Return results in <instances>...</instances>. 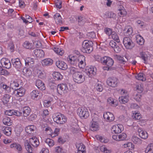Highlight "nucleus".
Segmentation results:
<instances>
[{"instance_id":"5","label":"nucleus","mask_w":153,"mask_h":153,"mask_svg":"<svg viewBox=\"0 0 153 153\" xmlns=\"http://www.w3.org/2000/svg\"><path fill=\"white\" fill-rule=\"evenodd\" d=\"M151 56V53L148 51H140L138 56L143 60L144 63L146 64L150 60Z\"/></svg>"},{"instance_id":"23","label":"nucleus","mask_w":153,"mask_h":153,"mask_svg":"<svg viewBox=\"0 0 153 153\" xmlns=\"http://www.w3.org/2000/svg\"><path fill=\"white\" fill-rule=\"evenodd\" d=\"M25 66L27 67L32 68L34 64V59L29 57L26 58L25 59Z\"/></svg>"},{"instance_id":"57","label":"nucleus","mask_w":153,"mask_h":153,"mask_svg":"<svg viewBox=\"0 0 153 153\" xmlns=\"http://www.w3.org/2000/svg\"><path fill=\"white\" fill-rule=\"evenodd\" d=\"M23 46L27 49H31L33 47V44L29 42L26 41L23 44Z\"/></svg>"},{"instance_id":"64","label":"nucleus","mask_w":153,"mask_h":153,"mask_svg":"<svg viewBox=\"0 0 153 153\" xmlns=\"http://www.w3.org/2000/svg\"><path fill=\"white\" fill-rule=\"evenodd\" d=\"M56 152L57 153H64L62 148L60 147H57L55 148Z\"/></svg>"},{"instance_id":"16","label":"nucleus","mask_w":153,"mask_h":153,"mask_svg":"<svg viewBox=\"0 0 153 153\" xmlns=\"http://www.w3.org/2000/svg\"><path fill=\"white\" fill-rule=\"evenodd\" d=\"M127 135L125 133H122L119 135H114L112 136V138L117 141L125 140L127 138Z\"/></svg>"},{"instance_id":"25","label":"nucleus","mask_w":153,"mask_h":153,"mask_svg":"<svg viewBox=\"0 0 153 153\" xmlns=\"http://www.w3.org/2000/svg\"><path fill=\"white\" fill-rule=\"evenodd\" d=\"M56 65L58 68L63 70H65L67 68V65L63 61H58L56 62Z\"/></svg>"},{"instance_id":"34","label":"nucleus","mask_w":153,"mask_h":153,"mask_svg":"<svg viewBox=\"0 0 153 153\" xmlns=\"http://www.w3.org/2000/svg\"><path fill=\"white\" fill-rule=\"evenodd\" d=\"M31 112V109L28 106L24 107L23 108V113L24 116L27 117L28 116Z\"/></svg>"},{"instance_id":"14","label":"nucleus","mask_w":153,"mask_h":153,"mask_svg":"<svg viewBox=\"0 0 153 153\" xmlns=\"http://www.w3.org/2000/svg\"><path fill=\"white\" fill-rule=\"evenodd\" d=\"M67 59L69 63L74 65H76L78 62V58L76 56L70 55L68 57Z\"/></svg>"},{"instance_id":"52","label":"nucleus","mask_w":153,"mask_h":153,"mask_svg":"<svg viewBox=\"0 0 153 153\" xmlns=\"http://www.w3.org/2000/svg\"><path fill=\"white\" fill-rule=\"evenodd\" d=\"M45 142L50 147L53 146L54 145V141L49 138L47 139L45 141Z\"/></svg>"},{"instance_id":"18","label":"nucleus","mask_w":153,"mask_h":153,"mask_svg":"<svg viewBox=\"0 0 153 153\" xmlns=\"http://www.w3.org/2000/svg\"><path fill=\"white\" fill-rule=\"evenodd\" d=\"M104 118L109 122L113 121L114 119L113 114L110 112H106L103 115Z\"/></svg>"},{"instance_id":"40","label":"nucleus","mask_w":153,"mask_h":153,"mask_svg":"<svg viewBox=\"0 0 153 153\" xmlns=\"http://www.w3.org/2000/svg\"><path fill=\"white\" fill-rule=\"evenodd\" d=\"M10 147L11 148L14 149L19 151L22 150V148L20 144L17 143H13L10 145Z\"/></svg>"},{"instance_id":"19","label":"nucleus","mask_w":153,"mask_h":153,"mask_svg":"<svg viewBox=\"0 0 153 153\" xmlns=\"http://www.w3.org/2000/svg\"><path fill=\"white\" fill-rule=\"evenodd\" d=\"M89 128L91 131H98L100 129L99 123L90 122Z\"/></svg>"},{"instance_id":"48","label":"nucleus","mask_w":153,"mask_h":153,"mask_svg":"<svg viewBox=\"0 0 153 153\" xmlns=\"http://www.w3.org/2000/svg\"><path fill=\"white\" fill-rule=\"evenodd\" d=\"M123 146L124 148H127L130 150H133L134 149V145L131 142L126 143L123 145Z\"/></svg>"},{"instance_id":"42","label":"nucleus","mask_w":153,"mask_h":153,"mask_svg":"<svg viewBox=\"0 0 153 153\" xmlns=\"http://www.w3.org/2000/svg\"><path fill=\"white\" fill-rule=\"evenodd\" d=\"M145 153H153V144H149L145 149Z\"/></svg>"},{"instance_id":"54","label":"nucleus","mask_w":153,"mask_h":153,"mask_svg":"<svg viewBox=\"0 0 153 153\" xmlns=\"http://www.w3.org/2000/svg\"><path fill=\"white\" fill-rule=\"evenodd\" d=\"M137 23L138 27L142 29L146 27V24L143 21L138 20L137 22Z\"/></svg>"},{"instance_id":"22","label":"nucleus","mask_w":153,"mask_h":153,"mask_svg":"<svg viewBox=\"0 0 153 153\" xmlns=\"http://www.w3.org/2000/svg\"><path fill=\"white\" fill-rule=\"evenodd\" d=\"M35 84L37 88L40 90L43 91L46 89L44 83L39 79H37L36 81Z\"/></svg>"},{"instance_id":"30","label":"nucleus","mask_w":153,"mask_h":153,"mask_svg":"<svg viewBox=\"0 0 153 153\" xmlns=\"http://www.w3.org/2000/svg\"><path fill=\"white\" fill-rule=\"evenodd\" d=\"M53 60L51 59H45L42 61V64L43 66H48L53 64Z\"/></svg>"},{"instance_id":"44","label":"nucleus","mask_w":153,"mask_h":153,"mask_svg":"<svg viewBox=\"0 0 153 153\" xmlns=\"http://www.w3.org/2000/svg\"><path fill=\"white\" fill-rule=\"evenodd\" d=\"M132 117L135 120H139L141 118V116L138 111H134L133 112Z\"/></svg>"},{"instance_id":"4","label":"nucleus","mask_w":153,"mask_h":153,"mask_svg":"<svg viewBox=\"0 0 153 153\" xmlns=\"http://www.w3.org/2000/svg\"><path fill=\"white\" fill-rule=\"evenodd\" d=\"M123 43L125 48L127 49L131 50L135 46V44L132 40L128 37H125Z\"/></svg>"},{"instance_id":"56","label":"nucleus","mask_w":153,"mask_h":153,"mask_svg":"<svg viewBox=\"0 0 153 153\" xmlns=\"http://www.w3.org/2000/svg\"><path fill=\"white\" fill-rule=\"evenodd\" d=\"M60 131V129L56 128L54 131H52L51 137L53 138L58 135Z\"/></svg>"},{"instance_id":"6","label":"nucleus","mask_w":153,"mask_h":153,"mask_svg":"<svg viewBox=\"0 0 153 153\" xmlns=\"http://www.w3.org/2000/svg\"><path fill=\"white\" fill-rule=\"evenodd\" d=\"M93 43L91 41H88L82 44V51L84 53H90L92 50Z\"/></svg>"},{"instance_id":"11","label":"nucleus","mask_w":153,"mask_h":153,"mask_svg":"<svg viewBox=\"0 0 153 153\" xmlns=\"http://www.w3.org/2000/svg\"><path fill=\"white\" fill-rule=\"evenodd\" d=\"M124 129L123 126L121 124L114 125L111 128L112 133L114 134H118L121 133Z\"/></svg>"},{"instance_id":"58","label":"nucleus","mask_w":153,"mask_h":153,"mask_svg":"<svg viewBox=\"0 0 153 153\" xmlns=\"http://www.w3.org/2000/svg\"><path fill=\"white\" fill-rule=\"evenodd\" d=\"M136 89L138 93H142L144 90L143 85L142 84H140L137 85Z\"/></svg>"},{"instance_id":"47","label":"nucleus","mask_w":153,"mask_h":153,"mask_svg":"<svg viewBox=\"0 0 153 153\" xmlns=\"http://www.w3.org/2000/svg\"><path fill=\"white\" fill-rule=\"evenodd\" d=\"M54 51L58 55L62 56L64 53V50L62 48L57 47H54L53 48Z\"/></svg>"},{"instance_id":"35","label":"nucleus","mask_w":153,"mask_h":153,"mask_svg":"<svg viewBox=\"0 0 153 153\" xmlns=\"http://www.w3.org/2000/svg\"><path fill=\"white\" fill-rule=\"evenodd\" d=\"M53 78L55 80H60L63 78V76L60 73L58 72H54L52 74Z\"/></svg>"},{"instance_id":"61","label":"nucleus","mask_w":153,"mask_h":153,"mask_svg":"<svg viewBox=\"0 0 153 153\" xmlns=\"http://www.w3.org/2000/svg\"><path fill=\"white\" fill-rule=\"evenodd\" d=\"M118 14L120 16L122 17H123L126 16V15L127 12L124 9H120L119 10Z\"/></svg>"},{"instance_id":"55","label":"nucleus","mask_w":153,"mask_h":153,"mask_svg":"<svg viewBox=\"0 0 153 153\" xmlns=\"http://www.w3.org/2000/svg\"><path fill=\"white\" fill-rule=\"evenodd\" d=\"M68 72L70 74H72L73 75L75 73L78 72L77 69L74 67H70L68 68Z\"/></svg>"},{"instance_id":"53","label":"nucleus","mask_w":153,"mask_h":153,"mask_svg":"<svg viewBox=\"0 0 153 153\" xmlns=\"http://www.w3.org/2000/svg\"><path fill=\"white\" fill-rule=\"evenodd\" d=\"M76 147L78 151L85 150V147L82 143H77L76 144Z\"/></svg>"},{"instance_id":"12","label":"nucleus","mask_w":153,"mask_h":153,"mask_svg":"<svg viewBox=\"0 0 153 153\" xmlns=\"http://www.w3.org/2000/svg\"><path fill=\"white\" fill-rule=\"evenodd\" d=\"M102 62L108 68L111 67L113 65L114 61L111 58L108 56H105L102 58Z\"/></svg>"},{"instance_id":"45","label":"nucleus","mask_w":153,"mask_h":153,"mask_svg":"<svg viewBox=\"0 0 153 153\" xmlns=\"http://www.w3.org/2000/svg\"><path fill=\"white\" fill-rule=\"evenodd\" d=\"M10 96L8 94H6L4 95L1 100L4 104H7L9 102Z\"/></svg>"},{"instance_id":"31","label":"nucleus","mask_w":153,"mask_h":153,"mask_svg":"<svg viewBox=\"0 0 153 153\" xmlns=\"http://www.w3.org/2000/svg\"><path fill=\"white\" fill-rule=\"evenodd\" d=\"M54 19L57 24L61 25L62 24L61 16L59 13H56L54 16Z\"/></svg>"},{"instance_id":"38","label":"nucleus","mask_w":153,"mask_h":153,"mask_svg":"<svg viewBox=\"0 0 153 153\" xmlns=\"http://www.w3.org/2000/svg\"><path fill=\"white\" fill-rule=\"evenodd\" d=\"M136 38V41L138 44L141 45L144 44L145 42L144 40L140 35H137Z\"/></svg>"},{"instance_id":"27","label":"nucleus","mask_w":153,"mask_h":153,"mask_svg":"<svg viewBox=\"0 0 153 153\" xmlns=\"http://www.w3.org/2000/svg\"><path fill=\"white\" fill-rule=\"evenodd\" d=\"M132 28L131 26H127L125 27L123 32L124 35L129 36L132 34Z\"/></svg>"},{"instance_id":"33","label":"nucleus","mask_w":153,"mask_h":153,"mask_svg":"<svg viewBox=\"0 0 153 153\" xmlns=\"http://www.w3.org/2000/svg\"><path fill=\"white\" fill-rule=\"evenodd\" d=\"M3 122L5 125L7 126H10L12 125V120L9 117L5 116L3 118Z\"/></svg>"},{"instance_id":"28","label":"nucleus","mask_w":153,"mask_h":153,"mask_svg":"<svg viewBox=\"0 0 153 153\" xmlns=\"http://www.w3.org/2000/svg\"><path fill=\"white\" fill-rule=\"evenodd\" d=\"M34 53L37 57L39 58L43 57L45 55V53L44 51L39 49L35 50L34 51Z\"/></svg>"},{"instance_id":"36","label":"nucleus","mask_w":153,"mask_h":153,"mask_svg":"<svg viewBox=\"0 0 153 153\" xmlns=\"http://www.w3.org/2000/svg\"><path fill=\"white\" fill-rule=\"evenodd\" d=\"M131 140L134 143L138 145L141 144L142 143V140L140 138L135 135L132 136Z\"/></svg>"},{"instance_id":"10","label":"nucleus","mask_w":153,"mask_h":153,"mask_svg":"<svg viewBox=\"0 0 153 153\" xmlns=\"http://www.w3.org/2000/svg\"><path fill=\"white\" fill-rule=\"evenodd\" d=\"M31 98L34 100H37L41 98L42 95V93L37 90H34L30 93Z\"/></svg>"},{"instance_id":"37","label":"nucleus","mask_w":153,"mask_h":153,"mask_svg":"<svg viewBox=\"0 0 153 153\" xmlns=\"http://www.w3.org/2000/svg\"><path fill=\"white\" fill-rule=\"evenodd\" d=\"M3 131L4 134L7 136H10L11 134V128L10 127H4L3 128Z\"/></svg>"},{"instance_id":"49","label":"nucleus","mask_w":153,"mask_h":153,"mask_svg":"<svg viewBox=\"0 0 153 153\" xmlns=\"http://www.w3.org/2000/svg\"><path fill=\"white\" fill-rule=\"evenodd\" d=\"M25 149L28 152H32L33 148L29 144L27 141H25Z\"/></svg>"},{"instance_id":"51","label":"nucleus","mask_w":153,"mask_h":153,"mask_svg":"<svg viewBox=\"0 0 153 153\" xmlns=\"http://www.w3.org/2000/svg\"><path fill=\"white\" fill-rule=\"evenodd\" d=\"M111 37L112 39L116 42H120V40L118 36L117 33L115 32H113L112 33Z\"/></svg>"},{"instance_id":"50","label":"nucleus","mask_w":153,"mask_h":153,"mask_svg":"<svg viewBox=\"0 0 153 153\" xmlns=\"http://www.w3.org/2000/svg\"><path fill=\"white\" fill-rule=\"evenodd\" d=\"M91 117L92 120L91 122L99 123L98 116L95 113L92 114Z\"/></svg>"},{"instance_id":"15","label":"nucleus","mask_w":153,"mask_h":153,"mask_svg":"<svg viewBox=\"0 0 153 153\" xmlns=\"http://www.w3.org/2000/svg\"><path fill=\"white\" fill-rule=\"evenodd\" d=\"M78 64L79 68H83L85 67L86 64L85 62V57L83 55H79L78 57Z\"/></svg>"},{"instance_id":"62","label":"nucleus","mask_w":153,"mask_h":153,"mask_svg":"<svg viewBox=\"0 0 153 153\" xmlns=\"http://www.w3.org/2000/svg\"><path fill=\"white\" fill-rule=\"evenodd\" d=\"M44 105L45 107L48 108L51 105V101L45 100L44 101Z\"/></svg>"},{"instance_id":"46","label":"nucleus","mask_w":153,"mask_h":153,"mask_svg":"<svg viewBox=\"0 0 153 153\" xmlns=\"http://www.w3.org/2000/svg\"><path fill=\"white\" fill-rule=\"evenodd\" d=\"M94 88L98 91L102 92L103 89V88L101 82L97 83L94 85Z\"/></svg>"},{"instance_id":"59","label":"nucleus","mask_w":153,"mask_h":153,"mask_svg":"<svg viewBox=\"0 0 153 153\" xmlns=\"http://www.w3.org/2000/svg\"><path fill=\"white\" fill-rule=\"evenodd\" d=\"M23 72L24 75L26 76H29L31 74V72L30 71H29L28 69L25 68H24L23 70Z\"/></svg>"},{"instance_id":"7","label":"nucleus","mask_w":153,"mask_h":153,"mask_svg":"<svg viewBox=\"0 0 153 153\" xmlns=\"http://www.w3.org/2000/svg\"><path fill=\"white\" fill-rule=\"evenodd\" d=\"M71 90L68 88L67 85L66 84H61L58 85L57 90L59 94H61L67 92Z\"/></svg>"},{"instance_id":"60","label":"nucleus","mask_w":153,"mask_h":153,"mask_svg":"<svg viewBox=\"0 0 153 153\" xmlns=\"http://www.w3.org/2000/svg\"><path fill=\"white\" fill-rule=\"evenodd\" d=\"M116 57L117 59L119 61V62L120 63L125 64L126 62V61L121 56L117 55L116 56Z\"/></svg>"},{"instance_id":"13","label":"nucleus","mask_w":153,"mask_h":153,"mask_svg":"<svg viewBox=\"0 0 153 153\" xmlns=\"http://www.w3.org/2000/svg\"><path fill=\"white\" fill-rule=\"evenodd\" d=\"M1 63L3 67L7 69L10 68L11 66L10 61L6 58H3L1 59Z\"/></svg>"},{"instance_id":"26","label":"nucleus","mask_w":153,"mask_h":153,"mask_svg":"<svg viewBox=\"0 0 153 153\" xmlns=\"http://www.w3.org/2000/svg\"><path fill=\"white\" fill-rule=\"evenodd\" d=\"M29 143L34 147H37L39 144V140L35 137H33L29 139Z\"/></svg>"},{"instance_id":"9","label":"nucleus","mask_w":153,"mask_h":153,"mask_svg":"<svg viewBox=\"0 0 153 153\" xmlns=\"http://www.w3.org/2000/svg\"><path fill=\"white\" fill-rule=\"evenodd\" d=\"M85 72L89 77H91L96 74V68L92 66H88L86 68Z\"/></svg>"},{"instance_id":"8","label":"nucleus","mask_w":153,"mask_h":153,"mask_svg":"<svg viewBox=\"0 0 153 153\" xmlns=\"http://www.w3.org/2000/svg\"><path fill=\"white\" fill-rule=\"evenodd\" d=\"M119 82L117 79L116 77L108 78L106 81L107 85L109 86L115 88L117 86Z\"/></svg>"},{"instance_id":"63","label":"nucleus","mask_w":153,"mask_h":153,"mask_svg":"<svg viewBox=\"0 0 153 153\" xmlns=\"http://www.w3.org/2000/svg\"><path fill=\"white\" fill-rule=\"evenodd\" d=\"M101 151L104 152V153H110L111 152V150L108 149L104 146H102L100 148Z\"/></svg>"},{"instance_id":"32","label":"nucleus","mask_w":153,"mask_h":153,"mask_svg":"<svg viewBox=\"0 0 153 153\" xmlns=\"http://www.w3.org/2000/svg\"><path fill=\"white\" fill-rule=\"evenodd\" d=\"M36 128L35 126L33 125H31L27 126L25 128V130L27 133L30 134L33 132Z\"/></svg>"},{"instance_id":"41","label":"nucleus","mask_w":153,"mask_h":153,"mask_svg":"<svg viewBox=\"0 0 153 153\" xmlns=\"http://www.w3.org/2000/svg\"><path fill=\"white\" fill-rule=\"evenodd\" d=\"M120 102L123 104H125L129 100V96L126 95L124 96H122L119 98Z\"/></svg>"},{"instance_id":"29","label":"nucleus","mask_w":153,"mask_h":153,"mask_svg":"<svg viewBox=\"0 0 153 153\" xmlns=\"http://www.w3.org/2000/svg\"><path fill=\"white\" fill-rule=\"evenodd\" d=\"M107 102L108 104L114 107H116L118 105L116 100L111 97H109L108 99Z\"/></svg>"},{"instance_id":"1","label":"nucleus","mask_w":153,"mask_h":153,"mask_svg":"<svg viewBox=\"0 0 153 153\" xmlns=\"http://www.w3.org/2000/svg\"><path fill=\"white\" fill-rule=\"evenodd\" d=\"M53 121L59 124H63L67 121V118L63 114L59 113L54 114L52 116Z\"/></svg>"},{"instance_id":"24","label":"nucleus","mask_w":153,"mask_h":153,"mask_svg":"<svg viewBox=\"0 0 153 153\" xmlns=\"http://www.w3.org/2000/svg\"><path fill=\"white\" fill-rule=\"evenodd\" d=\"M139 136L142 139H146L148 136V134L145 131H143L141 128H139L137 129Z\"/></svg>"},{"instance_id":"21","label":"nucleus","mask_w":153,"mask_h":153,"mask_svg":"<svg viewBox=\"0 0 153 153\" xmlns=\"http://www.w3.org/2000/svg\"><path fill=\"white\" fill-rule=\"evenodd\" d=\"M13 66L16 68L18 71H19L22 67V64L20 59L17 58L14 59H12Z\"/></svg>"},{"instance_id":"2","label":"nucleus","mask_w":153,"mask_h":153,"mask_svg":"<svg viewBox=\"0 0 153 153\" xmlns=\"http://www.w3.org/2000/svg\"><path fill=\"white\" fill-rule=\"evenodd\" d=\"M77 113L79 116L82 119H86L90 115L88 109L84 107L79 108L77 110Z\"/></svg>"},{"instance_id":"3","label":"nucleus","mask_w":153,"mask_h":153,"mask_svg":"<svg viewBox=\"0 0 153 153\" xmlns=\"http://www.w3.org/2000/svg\"><path fill=\"white\" fill-rule=\"evenodd\" d=\"M72 77L74 82L78 84L83 82L85 80V76L81 72L75 73L72 75Z\"/></svg>"},{"instance_id":"43","label":"nucleus","mask_w":153,"mask_h":153,"mask_svg":"<svg viewBox=\"0 0 153 153\" xmlns=\"http://www.w3.org/2000/svg\"><path fill=\"white\" fill-rule=\"evenodd\" d=\"M19 80H15L14 81H12L10 83V86L13 89H15L16 88L19 86Z\"/></svg>"},{"instance_id":"20","label":"nucleus","mask_w":153,"mask_h":153,"mask_svg":"<svg viewBox=\"0 0 153 153\" xmlns=\"http://www.w3.org/2000/svg\"><path fill=\"white\" fill-rule=\"evenodd\" d=\"M25 91L24 88L21 87L15 90L14 91V94L17 97H22L25 94Z\"/></svg>"},{"instance_id":"39","label":"nucleus","mask_w":153,"mask_h":153,"mask_svg":"<svg viewBox=\"0 0 153 153\" xmlns=\"http://www.w3.org/2000/svg\"><path fill=\"white\" fill-rule=\"evenodd\" d=\"M135 77L136 79L142 81H145L146 80L144 74L142 73H140L135 75Z\"/></svg>"},{"instance_id":"17","label":"nucleus","mask_w":153,"mask_h":153,"mask_svg":"<svg viewBox=\"0 0 153 153\" xmlns=\"http://www.w3.org/2000/svg\"><path fill=\"white\" fill-rule=\"evenodd\" d=\"M5 114L7 115L11 116L14 115L18 117L21 116L22 114V113L13 110H7L5 112Z\"/></svg>"}]
</instances>
